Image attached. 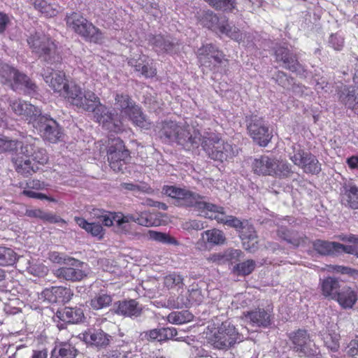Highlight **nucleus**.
Here are the masks:
<instances>
[{
    "instance_id": "0e129e2a",
    "label": "nucleus",
    "mask_w": 358,
    "mask_h": 358,
    "mask_svg": "<svg viewBox=\"0 0 358 358\" xmlns=\"http://www.w3.org/2000/svg\"><path fill=\"white\" fill-rule=\"evenodd\" d=\"M187 295L190 302V306H192L193 304L199 305L203 301V296L201 294V291L199 289H192L191 290H189Z\"/></svg>"
},
{
    "instance_id": "13d9d810",
    "label": "nucleus",
    "mask_w": 358,
    "mask_h": 358,
    "mask_svg": "<svg viewBox=\"0 0 358 358\" xmlns=\"http://www.w3.org/2000/svg\"><path fill=\"white\" fill-rule=\"evenodd\" d=\"M193 315L188 311L173 312L168 315V320L173 324H181L190 321Z\"/></svg>"
},
{
    "instance_id": "7c9ffc66",
    "label": "nucleus",
    "mask_w": 358,
    "mask_h": 358,
    "mask_svg": "<svg viewBox=\"0 0 358 358\" xmlns=\"http://www.w3.org/2000/svg\"><path fill=\"white\" fill-rule=\"evenodd\" d=\"M275 157H270L266 155H262L258 159H255L252 164V169L255 173L262 176H274Z\"/></svg>"
},
{
    "instance_id": "9d476101",
    "label": "nucleus",
    "mask_w": 358,
    "mask_h": 358,
    "mask_svg": "<svg viewBox=\"0 0 358 358\" xmlns=\"http://www.w3.org/2000/svg\"><path fill=\"white\" fill-rule=\"evenodd\" d=\"M242 339L241 334L238 332L234 325L229 321H225L222 322L214 333L211 344L215 348L227 350Z\"/></svg>"
},
{
    "instance_id": "412c9836",
    "label": "nucleus",
    "mask_w": 358,
    "mask_h": 358,
    "mask_svg": "<svg viewBox=\"0 0 358 358\" xmlns=\"http://www.w3.org/2000/svg\"><path fill=\"white\" fill-rule=\"evenodd\" d=\"M45 82L54 92L62 94L67 85L69 84L66 79L65 73L62 71H54L51 68L44 70L42 74Z\"/></svg>"
},
{
    "instance_id": "603ef678",
    "label": "nucleus",
    "mask_w": 358,
    "mask_h": 358,
    "mask_svg": "<svg viewBox=\"0 0 358 358\" xmlns=\"http://www.w3.org/2000/svg\"><path fill=\"white\" fill-rule=\"evenodd\" d=\"M256 262L252 259H248L238 263L234 266L233 271L238 275H248L255 268Z\"/></svg>"
},
{
    "instance_id": "f3484780",
    "label": "nucleus",
    "mask_w": 358,
    "mask_h": 358,
    "mask_svg": "<svg viewBox=\"0 0 358 358\" xmlns=\"http://www.w3.org/2000/svg\"><path fill=\"white\" fill-rule=\"evenodd\" d=\"M275 60L282 62L283 68L298 74L305 72L303 66L299 63L296 54L287 48L279 46L275 50Z\"/></svg>"
},
{
    "instance_id": "052dcab7",
    "label": "nucleus",
    "mask_w": 358,
    "mask_h": 358,
    "mask_svg": "<svg viewBox=\"0 0 358 358\" xmlns=\"http://www.w3.org/2000/svg\"><path fill=\"white\" fill-rule=\"evenodd\" d=\"M164 285L169 289L174 287L180 288L184 285L183 278L179 274L171 273L164 278Z\"/></svg>"
},
{
    "instance_id": "de8ad7c7",
    "label": "nucleus",
    "mask_w": 358,
    "mask_h": 358,
    "mask_svg": "<svg viewBox=\"0 0 358 358\" xmlns=\"http://www.w3.org/2000/svg\"><path fill=\"white\" fill-rule=\"evenodd\" d=\"M275 173L273 176L278 178H290L294 171L292 169V166L287 161L278 160L275 159Z\"/></svg>"
},
{
    "instance_id": "4d7b16f0",
    "label": "nucleus",
    "mask_w": 358,
    "mask_h": 358,
    "mask_svg": "<svg viewBox=\"0 0 358 358\" xmlns=\"http://www.w3.org/2000/svg\"><path fill=\"white\" fill-rule=\"evenodd\" d=\"M149 236L150 239L162 243L174 245H178V242L175 238L166 233L149 231Z\"/></svg>"
},
{
    "instance_id": "72a5a7b5",
    "label": "nucleus",
    "mask_w": 358,
    "mask_h": 358,
    "mask_svg": "<svg viewBox=\"0 0 358 358\" xmlns=\"http://www.w3.org/2000/svg\"><path fill=\"white\" fill-rule=\"evenodd\" d=\"M78 352V350L70 341L62 342L53 349L50 358H76Z\"/></svg>"
},
{
    "instance_id": "ddd939ff",
    "label": "nucleus",
    "mask_w": 358,
    "mask_h": 358,
    "mask_svg": "<svg viewBox=\"0 0 358 358\" xmlns=\"http://www.w3.org/2000/svg\"><path fill=\"white\" fill-rule=\"evenodd\" d=\"M107 155L110 168L115 172H120L123 171L129 158V151L125 149L124 142L120 138H110Z\"/></svg>"
},
{
    "instance_id": "6e6552de",
    "label": "nucleus",
    "mask_w": 358,
    "mask_h": 358,
    "mask_svg": "<svg viewBox=\"0 0 358 358\" xmlns=\"http://www.w3.org/2000/svg\"><path fill=\"white\" fill-rule=\"evenodd\" d=\"M67 26L86 40L99 43L102 38L100 30L79 13L72 12L66 16Z\"/></svg>"
},
{
    "instance_id": "c9c22d12",
    "label": "nucleus",
    "mask_w": 358,
    "mask_h": 358,
    "mask_svg": "<svg viewBox=\"0 0 358 358\" xmlns=\"http://www.w3.org/2000/svg\"><path fill=\"white\" fill-rule=\"evenodd\" d=\"M342 285L341 282L335 278L328 277L324 279L321 282L322 294L326 297H330L332 299H336V294H338Z\"/></svg>"
},
{
    "instance_id": "0eeeda50",
    "label": "nucleus",
    "mask_w": 358,
    "mask_h": 358,
    "mask_svg": "<svg viewBox=\"0 0 358 358\" xmlns=\"http://www.w3.org/2000/svg\"><path fill=\"white\" fill-rule=\"evenodd\" d=\"M27 43L33 52L48 64L60 62L61 57L57 52L55 44L45 35L36 33L28 38Z\"/></svg>"
},
{
    "instance_id": "f257e3e1",
    "label": "nucleus",
    "mask_w": 358,
    "mask_h": 358,
    "mask_svg": "<svg viewBox=\"0 0 358 358\" xmlns=\"http://www.w3.org/2000/svg\"><path fill=\"white\" fill-rule=\"evenodd\" d=\"M9 152L15 171L28 177L39 170V165L48 161L46 150L40 146V140L29 137L24 141L8 140L0 137V153Z\"/></svg>"
},
{
    "instance_id": "ea45409f",
    "label": "nucleus",
    "mask_w": 358,
    "mask_h": 358,
    "mask_svg": "<svg viewBox=\"0 0 358 358\" xmlns=\"http://www.w3.org/2000/svg\"><path fill=\"white\" fill-rule=\"evenodd\" d=\"M136 103L132 101L130 96L126 94L117 93L115 96V106L116 109L121 112L122 116H124L131 110Z\"/></svg>"
},
{
    "instance_id": "c756f323",
    "label": "nucleus",
    "mask_w": 358,
    "mask_h": 358,
    "mask_svg": "<svg viewBox=\"0 0 358 358\" xmlns=\"http://www.w3.org/2000/svg\"><path fill=\"white\" fill-rule=\"evenodd\" d=\"M339 101L348 108L358 114V94L352 86H344L338 92Z\"/></svg>"
},
{
    "instance_id": "58836bf2",
    "label": "nucleus",
    "mask_w": 358,
    "mask_h": 358,
    "mask_svg": "<svg viewBox=\"0 0 358 358\" xmlns=\"http://www.w3.org/2000/svg\"><path fill=\"white\" fill-rule=\"evenodd\" d=\"M125 116L128 117L135 125L141 128L148 129L150 126V122L137 105L133 106L129 113H127Z\"/></svg>"
},
{
    "instance_id": "a878e982",
    "label": "nucleus",
    "mask_w": 358,
    "mask_h": 358,
    "mask_svg": "<svg viewBox=\"0 0 358 358\" xmlns=\"http://www.w3.org/2000/svg\"><path fill=\"white\" fill-rule=\"evenodd\" d=\"M15 92L23 91L26 94H31L36 91L37 86L31 79L20 71L15 73V76L10 86Z\"/></svg>"
},
{
    "instance_id": "6e6d98bb",
    "label": "nucleus",
    "mask_w": 358,
    "mask_h": 358,
    "mask_svg": "<svg viewBox=\"0 0 358 358\" xmlns=\"http://www.w3.org/2000/svg\"><path fill=\"white\" fill-rule=\"evenodd\" d=\"M33 5L36 10H38L45 17L55 16L57 13L56 9L45 0H34Z\"/></svg>"
},
{
    "instance_id": "cd10ccee",
    "label": "nucleus",
    "mask_w": 358,
    "mask_h": 358,
    "mask_svg": "<svg viewBox=\"0 0 358 358\" xmlns=\"http://www.w3.org/2000/svg\"><path fill=\"white\" fill-rule=\"evenodd\" d=\"M149 42L157 53L173 52L177 45L170 36L161 34L150 36Z\"/></svg>"
},
{
    "instance_id": "680f3d73",
    "label": "nucleus",
    "mask_w": 358,
    "mask_h": 358,
    "mask_svg": "<svg viewBox=\"0 0 358 358\" xmlns=\"http://www.w3.org/2000/svg\"><path fill=\"white\" fill-rule=\"evenodd\" d=\"M275 80V83H278L280 86L282 87L284 89H289L291 86L293 85V78L289 77L283 71H278L273 78Z\"/></svg>"
},
{
    "instance_id": "6ab92c4d",
    "label": "nucleus",
    "mask_w": 358,
    "mask_h": 358,
    "mask_svg": "<svg viewBox=\"0 0 358 358\" xmlns=\"http://www.w3.org/2000/svg\"><path fill=\"white\" fill-rule=\"evenodd\" d=\"M243 315L246 322H249L252 327L268 328L272 324V308L264 309L259 307L244 312Z\"/></svg>"
},
{
    "instance_id": "9b49d317",
    "label": "nucleus",
    "mask_w": 358,
    "mask_h": 358,
    "mask_svg": "<svg viewBox=\"0 0 358 358\" xmlns=\"http://www.w3.org/2000/svg\"><path fill=\"white\" fill-rule=\"evenodd\" d=\"M37 130L43 140L52 143H55L61 140L63 131L58 122L49 115H41L31 124Z\"/></svg>"
},
{
    "instance_id": "8fccbe9b",
    "label": "nucleus",
    "mask_w": 358,
    "mask_h": 358,
    "mask_svg": "<svg viewBox=\"0 0 358 358\" xmlns=\"http://www.w3.org/2000/svg\"><path fill=\"white\" fill-rule=\"evenodd\" d=\"M123 217H124V215ZM125 218L128 220V222L131 220L145 227H152L156 224V222L153 220L152 215L147 212H142L137 215H130L125 217Z\"/></svg>"
},
{
    "instance_id": "c85d7f7f",
    "label": "nucleus",
    "mask_w": 358,
    "mask_h": 358,
    "mask_svg": "<svg viewBox=\"0 0 358 358\" xmlns=\"http://www.w3.org/2000/svg\"><path fill=\"white\" fill-rule=\"evenodd\" d=\"M83 263L77 264L76 266H64L57 269L55 275L60 280L77 282L80 281L87 276L84 271L78 268V265Z\"/></svg>"
},
{
    "instance_id": "1a4fd4ad",
    "label": "nucleus",
    "mask_w": 358,
    "mask_h": 358,
    "mask_svg": "<svg viewBox=\"0 0 358 358\" xmlns=\"http://www.w3.org/2000/svg\"><path fill=\"white\" fill-rule=\"evenodd\" d=\"M93 108L90 112L93 113L94 119L102 125L103 128L115 133L123 130V124L118 113L101 103L100 99Z\"/></svg>"
},
{
    "instance_id": "e2e57ef3",
    "label": "nucleus",
    "mask_w": 358,
    "mask_h": 358,
    "mask_svg": "<svg viewBox=\"0 0 358 358\" xmlns=\"http://www.w3.org/2000/svg\"><path fill=\"white\" fill-rule=\"evenodd\" d=\"M122 187L127 190L134 192L135 194L138 192H145L150 194L152 192V189L147 185H136L133 183H123Z\"/></svg>"
},
{
    "instance_id": "f8f14e48",
    "label": "nucleus",
    "mask_w": 358,
    "mask_h": 358,
    "mask_svg": "<svg viewBox=\"0 0 358 358\" xmlns=\"http://www.w3.org/2000/svg\"><path fill=\"white\" fill-rule=\"evenodd\" d=\"M247 130L250 136L260 146L265 147L272 138V134L262 117L256 115L245 117Z\"/></svg>"
},
{
    "instance_id": "f03ea898",
    "label": "nucleus",
    "mask_w": 358,
    "mask_h": 358,
    "mask_svg": "<svg viewBox=\"0 0 358 358\" xmlns=\"http://www.w3.org/2000/svg\"><path fill=\"white\" fill-rule=\"evenodd\" d=\"M162 193L173 199L176 206L194 208L201 212H206V215L210 218L234 228L238 232L245 222L233 215H226L222 206L207 202L204 196L189 189L165 185L162 188Z\"/></svg>"
},
{
    "instance_id": "a18cd8bd",
    "label": "nucleus",
    "mask_w": 358,
    "mask_h": 358,
    "mask_svg": "<svg viewBox=\"0 0 358 358\" xmlns=\"http://www.w3.org/2000/svg\"><path fill=\"white\" fill-rule=\"evenodd\" d=\"M17 71L18 69L8 65V64L1 63L0 81L3 84L7 85L8 87H10L15 76V73H17Z\"/></svg>"
},
{
    "instance_id": "393cba45",
    "label": "nucleus",
    "mask_w": 358,
    "mask_h": 358,
    "mask_svg": "<svg viewBox=\"0 0 358 358\" xmlns=\"http://www.w3.org/2000/svg\"><path fill=\"white\" fill-rule=\"evenodd\" d=\"M115 312L126 317H139L142 313V306L135 299L119 301L114 304Z\"/></svg>"
},
{
    "instance_id": "aec40b11",
    "label": "nucleus",
    "mask_w": 358,
    "mask_h": 358,
    "mask_svg": "<svg viewBox=\"0 0 358 358\" xmlns=\"http://www.w3.org/2000/svg\"><path fill=\"white\" fill-rule=\"evenodd\" d=\"M73 296V291L66 287H51L45 289L41 294V299L51 303H65Z\"/></svg>"
},
{
    "instance_id": "864d4df0",
    "label": "nucleus",
    "mask_w": 358,
    "mask_h": 358,
    "mask_svg": "<svg viewBox=\"0 0 358 358\" xmlns=\"http://www.w3.org/2000/svg\"><path fill=\"white\" fill-rule=\"evenodd\" d=\"M202 23L203 26L209 29H218V24L223 23V19H219L213 11L207 10L203 15Z\"/></svg>"
},
{
    "instance_id": "09e8293b",
    "label": "nucleus",
    "mask_w": 358,
    "mask_h": 358,
    "mask_svg": "<svg viewBox=\"0 0 358 358\" xmlns=\"http://www.w3.org/2000/svg\"><path fill=\"white\" fill-rule=\"evenodd\" d=\"M215 10L232 12L236 9V0H204Z\"/></svg>"
},
{
    "instance_id": "37998d69",
    "label": "nucleus",
    "mask_w": 358,
    "mask_h": 358,
    "mask_svg": "<svg viewBox=\"0 0 358 358\" xmlns=\"http://www.w3.org/2000/svg\"><path fill=\"white\" fill-rule=\"evenodd\" d=\"M218 30L234 41H240L243 39L241 30L234 26H231L225 18L223 19V23L218 24Z\"/></svg>"
},
{
    "instance_id": "20e7f679",
    "label": "nucleus",
    "mask_w": 358,
    "mask_h": 358,
    "mask_svg": "<svg viewBox=\"0 0 358 358\" xmlns=\"http://www.w3.org/2000/svg\"><path fill=\"white\" fill-rule=\"evenodd\" d=\"M92 215L96 218L97 221L89 222L84 218L78 217H75V221L80 227L85 229L87 233L93 236H98L99 238H101L103 235L101 224L106 227H110L115 223L118 227H122L124 224L128 222V220H126L122 213L96 209L93 210Z\"/></svg>"
},
{
    "instance_id": "49530a36",
    "label": "nucleus",
    "mask_w": 358,
    "mask_h": 358,
    "mask_svg": "<svg viewBox=\"0 0 358 358\" xmlns=\"http://www.w3.org/2000/svg\"><path fill=\"white\" fill-rule=\"evenodd\" d=\"M25 266L26 271L35 276H43L48 272L47 267L38 260L26 259Z\"/></svg>"
},
{
    "instance_id": "5fc2aeb1",
    "label": "nucleus",
    "mask_w": 358,
    "mask_h": 358,
    "mask_svg": "<svg viewBox=\"0 0 358 358\" xmlns=\"http://www.w3.org/2000/svg\"><path fill=\"white\" fill-rule=\"evenodd\" d=\"M49 259L57 264H66L71 266H76L80 261L73 257H67L66 255L58 252H51L49 254Z\"/></svg>"
},
{
    "instance_id": "bb28decb",
    "label": "nucleus",
    "mask_w": 358,
    "mask_h": 358,
    "mask_svg": "<svg viewBox=\"0 0 358 358\" xmlns=\"http://www.w3.org/2000/svg\"><path fill=\"white\" fill-rule=\"evenodd\" d=\"M55 318L69 324H78L85 318L84 312L81 307H65L58 310L55 314Z\"/></svg>"
},
{
    "instance_id": "2f4dec72",
    "label": "nucleus",
    "mask_w": 358,
    "mask_h": 358,
    "mask_svg": "<svg viewBox=\"0 0 358 358\" xmlns=\"http://www.w3.org/2000/svg\"><path fill=\"white\" fill-rule=\"evenodd\" d=\"M343 205L352 209H358V187L352 184H345L341 192Z\"/></svg>"
},
{
    "instance_id": "5701e85b",
    "label": "nucleus",
    "mask_w": 358,
    "mask_h": 358,
    "mask_svg": "<svg viewBox=\"0 0 358 358\" xmlns=\"http://www.w3.org/2000/svg\"><path fill=\"white\" fill-rule=\"evenodd\" d=\"M239 236L243 241V248L253 253L258 249L257 235L252 225L245 220L243 227L238 231Z\"/></svg>"
},
{
    "instance_id": "2eb2a0df",
    "label": "nucleus",
    "mask_w": 358,
    "mask_h": 358,
    "mask_svg": "<svg viewBox=\"0 0 358 358\" xmlns=\"http://www.w3.org/2000/svg\"><path fill=\"white\" fill-rule=\"evenodd\" d=\"M290 160L301 168L306 173L318 174L321 171V164L315 156L310 152L294 148L293 155H289Z\"/></svg>"
},
{
    "instance_id": "e433bc0d",
    "label": "nucleus",
    "mask_w": 358,
    "mask_h": 358,
    "mask_svg": "<svg viewBox=\"0 0 358 358\" xmlns=\"http://www.w3.org/2000/svg\"><path fill=\"white\" fill-rule=\"evenodd\" d=\"M180 126L173 121L163 122L159 131V137L166 142H174Z\"/></svg>"
},
{
    "instance_id": "39448f33",
    "label": "nucleus",
    "mask_w": 358,
    "mask_h": 358,
    "mask_svg": "<svg viewBox=\"0 0 358 358\" xmlns=\"http://www.w3.org/2000/svg\"><path fill=\"white\" fill-rule=\"evenodd\" d=\"M197 57L202 66L214 73H227L229 60L225 58L223 52L213 44H206L199 48Z\"/></svg>"
},
{
    "instance_id": "dca6fc26",
    "label": "nucleus",
    "mask_w": 358,
    "mask_h": 358,
    "mask_svg": "<svg viewBox=\"0 0 358 358\" xmlns=\"http://www.w3.org/2000/svg\"><path fill=\"white\" fill-rule=\"evenodd\" d=\"M175 141L184 149L190 150L201 145L203 131L191 129L189 125H180Z\"/></svg>"
},
{
    "instance_id": "4c0bfd02",
    "label": "nucleus",
    "mask_w": 358,
    "mask_h": 358,
    "mask_svg": "<svg viewBox=\"0 0 358 358\" xmlns=\"http://www.w3.org/2000/svg\"><path fill=\"white\" fill-rule=\"evenodd\" d=\"M339 243L329 242L323 240H316L313 242V249L321 255H334L338 254L337 245Z\"/></svg>"
},
{
    "instance_id": "f704fd0d",
    "label": "nucleus",
    "mask_w": 358,
    "mask_h": 358,
    "mask_svg": "<svg viewBox=\"0 0 358 358\" xmlns=\"http://www.w3.org/2000/svg\"><path fill=\"white\" fill-rule=\"evenodd\" d=\"M25 215L29 217L38 218L44 222L50 223H59L61 224V226L66 223V222L59 216L51 213L43 211L40 208L28 209L25 212Z\"/></svg>"
},
{
    "instance_id": "bf43d9fd",
    "label": "nucleus",
    "mask_w": 358,
    "mask_h": 358,
    "mask_svg": "<svg viewBox=\"0 0 358 358\" xmlns=\"http://www.w3.org/2000/svg\"><path fill=\"white\" fill-rule=\"evenodd\" d=\"M168 303L173 308L182 309L190 307V302L187 294H180L177 297H170Z\"/></svg>"
},
{
    "instance_id": "b1692460",
    "label": "nucleus",
    "mask_w": 358,
    "mask_h": 358,
    "mask_svg": "<svg viewBox=\"0 0 358 358\" xmlns=\"http://www.w3.org/2000/svg\"><path fill=\"white\" fill-rule=\"evenodd\" d=\"M338 329L337 325L332 323L320 332L324 346L332 352H337L340 348L341 336Z\"/></svg>"
},
{
    "instance_id": "473e14b6",
    "label": "nucleus",
    "mask_w": 358,
    "mask_h": 358,
    "mask_svg": "<svg viewBox=\"0 0 358 358\" xmlns=\"http://www.w3.org/2000/svg\"><path fill=\"white\" fill-rule=\"evenodd\" d=\"M338 293L335 299L344 308H352L357 301V292L347 285H343Z\"/></svg>"
},
{
    "instance_id": "c03bdc74",
    "label": "nucleus",
    "mask_w": 358,
    "mask_h": 358,
    "mask_svg": "<svg viewBox=\"0 0 358 358\" xmlns=\"http://www.w3.org/2000/svg\"><path fill=\"white\" fill-rule=\"evenodd\" d=\"M113 301L112 296L103 291L99 292L90 301V306L94 310H99L109 306Z\"/></svg>"
},
{
    "instance_id": "4468645a",
    "label": "nucleus",
    "mask_w": 358,
    "mask_h": 358,
    "mask_svg": "<svg viewBox=\"0 0 358 358\" xmlns=\"http://www.w3.org/2000/svg\"><path fill=\"white\" fill-rule=\"evenodd\" d=\"M292 342V348L299 356H312L316 354L315 344L310 339V335L305 329H298L289 334Z\"/></svg>"
},
{
    "instance_id": "69168bd1",
    "label": "nucleus",
    "mask_w": 358,
    "mask_h": 358,
    "mask_svg": "<svg viewBox=\"0 0 358 358\" xmlns=\"http://www.w3.org/2000/svg\"><path fill=\"white\" fill-rule=\"evenodd\" d=\"M243 252L241 250L233 248L227 249L224 252L225 263L229 262H236L239 259Z\"/></svg>"
},
{
    "instance_id": "79ce46f5",
    "label": "nucleus",
    "mask_w": 358,
    "mask_h": 358,
    "mask_svg": "<svg viewBox=\"0 0 358 358\" xmlns=\"http://www.w3.org/2000/svg\"><path fill=\"white\" fill-rule=\"evenodd\" d=\"M201 236L205 242L214 245L223 244L226 240L224 233L216 229L205 231Z\"/></svg>"
},
{
    "instance_id": "774afa93",
    "label": "nucleus",
    "mask_w": 358,
    "mask_h": 358,
    "mask_svg": "<svg viewBox=\"0 0 358 358\" xmlns=\"http://www.w3.org/2000/svg\"><path fill=\"white\" fill-rule=\"evenodd\" d=\"M329 44L335 50H341L343 47L344 38L339 34H331L329 39Z\"/></svg>"
},
{
    "instance_id": "423d86ee",
    "label": "nucleus",
    "mask_w": 358,
    "mask_h": 358,
    "mask_svg": "<svg viewBox=\"0 0 358 358\" xmlns=\"http://www.w3.org/2000/svg\"><path fill=\"white\" fill-rule=\"evenodd\" d=\"M66 101L79 109L90 112L99 97L91 90H85L73 82H70L62 93Z\"/></svg>"
},
{
    "instance_id": "3c124183",
    "label": "nucleus",
    "mask_w": 358,
    "mask_h": 358,
    "mask_svg": "<svg viewBox=\"0 0 358 358\" xmlns=\"http://www.w3.org/2000/svg\"><path fill=\"white\" fill-rule=\"evenodd\" d=\"M16 260L17 254L13 249L0 246V266H12Z\"/></svg>"
},
{
    "instance_id": "a19ab883",
    "label": "nucleus",
    "mask_w": 358,
    "mask_h": 358,
    "mask_svg": "<svg viewBox=\"0 0 358 358\" xmlns=\"http://www.w3.org/2000/svg\"><path fill=\"white\" fill-rule=\"evenodd\" d=\"M278 235L281 238L294 247H298L301 244L304 243L306 238L303 234L294 231L279 230Z\"/></svg>"
},
{
    "instance_id": "a211bd4d",
    "label": "nucleus",
    "mask_w": 358,
    "mask_h": 358,
    "mask_svg": "<svg viewBox=\"0 0 358 358\" xmlns=\"http://www.w3.org/2000/svg\"><path fill=\"white\" fill-rule=\"evenodd\" d=\"M8 103L13 112L17 115L24 116L29 124H32L41 115L40 108L22 99H10Z\"/></svg>"
},
{
    "instance_id": "7ed1b4c3",
    "label": "nucleus",
    "mask_w": 358,
    "mask_h": 358,
    "mask_svg": "<svg viewBox=\"0 0 358 358\" xmlns=\"http://www.w3.org/2000/svg\"><path fill=\"white\" fill-rule=\"evenodd\" d=\"M201 147L210 159L221 163L232 159L238 154L235 147L210 129H204L203 131Z\"/></svg>"
},
{
    "instance_id": "338daca9",
    "label": "nucleus",
    "mask_w": 358,
    "mask_h": 358,
    "mask_svg": "<svg viewBox=\"0 0 358 358\" xmlns=\"http://www.w3.org/2000/svg\"><path fill=\"white\" fill-rule=\"evenodd\" d=\"M140 340L142 341L154 342L158 341L159 334L158 329H154L148 331L141 333L139 336Z\"/></svg>"
},
{
    "instance_id": "4be33fe9",
    "label": "nucleus",
    "mask_w": 358,
    "mask_h": 358,
    "mask_svg": "<svg viewBox=\"0 0 358 358\" xmlns=\"http://www.w3.org/2000/svg\"><path fill=\"white\" fill-rule=\"evenodd\" d=\"M113 337L101 329H90L83 334V341L88 345L98 348L108 347Z\"/></svg>"
}]
</instances>
